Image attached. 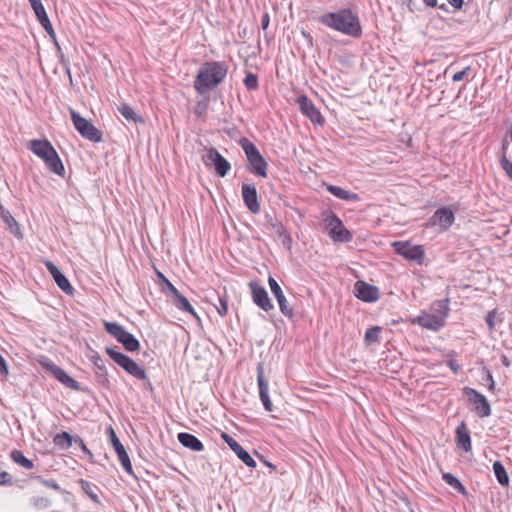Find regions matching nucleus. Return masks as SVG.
Wrapping results in <instances>:
<instances>
[{
  "label": "nucleus",
  "mask_w": 512,
  "mask_h": 512,
  "mask_svg": "<svg viewBox=\"0 0 512 512\" xmlns=\"http://www.w3.org/2000/svg\"><path fill=\"white\" fill-rule=\"evenodd\" d=\"M228 67L224 62H206L198 71L194 88L199 94H205L218 86L226 77Z\"/></svg>",
  "instance_id": "nucleus-1"
},
{
  "label": "nucleus",
  "mask_w": 512,
  "mask_h": 512,
  "mask_svg": "<svg viewBox=\"0 0 512 512\" xmlns=\"http://www.w3.org/2000/svg\"><path fill=\"white\" fill-rule=\"evenodd\" d=\"M320 22L338 32H360L361 26L356 13L350 9H341L334 13H326Z\"/></svg>",
  "instance_id": "nucleus-2"
},
{
  "label": "nucleus",
  "mask_w": 512,
  "mask_h": 512,
  "mask_svg": "<svg viewBox=\"0 0 512 512\" xmlns=\"http://www.w3.org/2000/svg\"><path fill=\"white\" fill-rule=\"evenodd\" d=\"M240 145L249 162V171L257 176L267 177V162L260 154L258 148L247 138L240 140Z\"/></svg>",
  "instance_id": "nucleus-3"
},
{
  "label": "nucleus",
  "mask_w": 512,
  "mask_h": 512,
  "mask_svg": "<svg viewBox=\"0 0 512 512\" xmlns=\"http://www.w3.org/2000/svg\"><path fill=\"white\" fill-rule=\"evenodd\" d=\"M323 220L326 228L329 230V236L333 241L347 243L352 240V233L346 229L336 214L329 212Z\"/></svg>",
  "instance_id": "nucleus-4"
},
{
  "label": "nucleus",
  "mask_w": 512,
  "mask_h": 512,
  "mask_svg": "<svg viewBox=\"0 0 512 512\" xmlns=\"http://www.w3.org/2000/svg\"><path fill=\"white\" fill-rule=\"evenodd\" d=\"M70 115L75 129L82 137L91 142H101L102 133L90 121L79 115L75 110L70 109Z\"/></svg>",
  "instance_id": "nucleus-5"
},
{
  "label": "nucleus",
  "mask_w": 512,
  "mask_h": 512,
  "mask_svg": "<svg viewBox=\"0 0 512 512\" xmlns=\"http://www.w3.org/2000/svg\"><path fill=\"white\" fill-rule=\"evenodd\" d=\"M202 161L207 167L214 166L216 173L221 177L226 176L231 168L230 163L213 147L207 149Z\"/></svg>",
  "instance_id": "nucleus-6"
},
{
  "label": "nucleus",
  "mask_w": 512,
  "mask_h": 512,
  "mask_svg": "<svg viewBox=\"0 0 512 512\" xmlns=\"http://www.w3.org/2000/svg\"><path fill=\"white\" fill-rule=\"evenodd\" d=\"M464 393L469 402L473 404L474 411L479 417L483 418L491 415V406L483 394L470 387H465Z\"/></svg>",
  "instance_id": "nucleus-7"
},
{
  "label": "nucleus",
  "mask_w": 512,
  "mask_h": 512,
  "mask_svg": "<svg viewBox=\"0 0 512 512\" xmlns=\"http://www.w3.org/2000/svg\"><path fill=\"white\" fill-rule=\"evenodd\" d=\"M42 367L51 373L60 383L73 390H79V383L70 377L61 367L57 366L51 360L45 359L40 362Z\"/></svg>",
  "instance_id": "nucleus-8"
},
{
  "label": "nucleus",
  "mask_w": 512,
  "mask_h": 512,
  "mask_svg": "<svg viewBox=\"0 0 512 512\" xmlns=\"http://www.w3.org/2000/svg\"><path fill=\"white\" fill-rule=\"evenodd\" d=\"M249 287L252 294L253 302L262 310L268 312L274 308L266 289L257 281H251Z\"/></svg>",
  "instance_id": "nucleus-9"
},
{
  "label": "nucleus",
  "mask_w": 512,
  "mask_h": 512,
  "mask_svg": "<svg viewBox=\"0 0 512 512\" xmlns=\"http://www.w3.org/2000/svg\"><path fill=\"white\" fill-rule=\"evenodd\" d=\"M392 246L398 254L407 260L421 261L424 256L421 246L412 245L409 242L395 241Z\"/></svg>",
  "instance_id": "nucleus-10"
},
{
  "label": "nucleus",
  "mask_w": 512,
  "mask_h": 512,
  "mask_svg": "<svg viewBox=\"0 0 512 512\" xmlns=\"http://www.w3.org/2000/svg\"><path fill=\"white\" fill-rule=\"evenodd\" d=\"M268 284H269L272 294L274 295V297L276 298V300L278 302L280 312L284 316H286L288 318H292L294 316L293 308L289 305L278 282L273 277L270 276L268 278Z\"/></svg>",
  "instance_id": "nucleus-11"
},
{
  "label": "nucleus",
  "mask_w": 512,
  "mask_h": 512,
  "mask_svg": "<svg viewBox=\"0 0 512 512\" xmlns=\"http://www.w3.org/2000/svg\"><path fill=\"white\" fill-rule=\"evenodd\" d=\"M454 213L448 207L437 209L429 219L426 226H439L442 230H447L454 222Z\"/></svg>",
  "instance_id": "nucleus-12"
},
{
  "label": "nucleus",
  "mask_w": 512,
  "mask_h": 512,
  "mask_svg": "<svg viewBox=\"0 0 512 512\" xmlns=\"http://www.w3.org/2000/svg\"><path fill=\"white\" fill-rule=\"evenodd\" d=\"M297 103L300 111L313 123L322 124L324 119L314 103L304 94L298 96Z\"/></svg>",
  "instance_id": "nucleus-13"
},
{
  "label": "nucleus",
  "mask_w": 512,
  "mask_h": 512,
  "mask_svg": "<svg viewBox=\"0 0 512 512\" xmlns=\"http://www.w3.org/2000/svg\"><path fill=\"white\" fill-rule=\"evenodd\" d=\"M355 296L364 302H375L379 298V290L376 286L364 281H357L354 285Z\"/></svg>",
  "instance_id": "nucleus-14"
},
{
  "label": "nucleus",
  "mask_w": 512,
  "mask_h": 512,
  "mask_svg": "<svg viewBox=\"0 0 512 512\" xmlns=\"http://www.w3.org/2000/svg\"><path fill=\"white\" fill-rule=\"evenodd\" d=\"M412 323L432 331H439L445 325L441 322V317L433 316L427 311H421L417 317L412 319Z\"/></svg>",
  "instance_id": "nucleus-15"
},
{
  "label": "nucleus",
  "mask_w": 512,
  "mask_h": 512,
  "mask_svg": "<svg viewBox=\"0 0 512 512\" xmlns=\"http://www.w3.org/2000/svg\"><path fill=\"white\" fill-rule=\"evenodd\" d=\"M257 383L259 388V396L260 400L265 408L266 411L272 412L273 411V405L270 400L268 391H269V385L268 382L264 378V368L263 365L260 363L257 367Z\"/></svg>",
  "instance_id": "nucleus-16"
},
{
  "label": "nucleus",
  "mask_w": 512,
  "mask_h": 512,
  "mask_svg": "<svg viewBox=\"0 0 512 512\" xmlns=\"http://www.w3.org/2000/svg\"><path fill=\"white\" fill-rule=\"evenodd\" d=\"M221 437L243 463L251 468L256 467L255 460L235 439L227 433H222Z\"/></svg>",
  "instance_id": "nucleus-17"
},
{
  "label": "nucleus",
  "mask_w": 512,
  "mask_h": 512,
  "mask_svg": "<svg viewBox=\"0 0 512 512\" xmlns=\"http://www.w3.org/2000/svg\"><path fill=\"white\" fill-rule=\"evenodd\" d=\"M109 432H110V438H111L112 445L115 449V452L117 453L118 459H119L123 469L128 474L133 475V469H132V465H131L128 453L126 452L124 446L121 444L120 440L118 439L115 431L112 428H110Z\"/></svg>",
  "instance_id": "nucleus-18"
},
{
  "label": "nucleus",
  "mask_w": 512,
  "mask_h": 512,
  "mask_svg": "<svg viewBox=\"0 0 512 512\" xmlns=\"http://www.w3.org/2000/svg\"><path fill=\"white\" fill-rule=\"evenodd\" d=\"M242 198L249 209L253 214H257L260 212V203L258 201V195L255 185L252 184H242Z\"/></svg>",
  "instance_id": "nucleus-19"
},
{
  "label": "nucleus",
  "mask_w": 512,
  "mask_h": 512,
  "mask_svg": "<svg viewBox=\"0 0 512 512\" xmlns=\"http://www.w3.org/2000/svg\"><path fill=\"white\" fill-rule=\"evenodd\" d=\"M47 270L52 275L54 281L58 285V287L65 292L66 294L72 295L73 294V287L71 286L69 280L66 278V276L58 269L56 265H54L53 262L47 260L44 262Z\"/></svg>",
  "instance_id": "nucleus-20"
},
{
  "label": "nucleus",
  "mask_w": 512,
  "mask_h": 512,
  "mask_svg": "<svg viewBox=\"0 0 512 512\" xmlns=\"http://www.w3.org/2000/svg\"><path fill=\"white\" fill-rule=\"evenodd\" d=\"M28 148L43 161L49 159L53 152L56 151L52 144L46 139H33L29 142Z\"/></svg>",
  "instance_id": "nucleus-21"
},
{
  "label": "nucleus",
  "mask_w": 512,
  "mask_h": 512,
  "mask_svg": "<svg viewBox=\"0 0 512 512\" xmlns=\"http://www.w3.org/2000/svg\"><path fill=\"white\" fill-rule=\"evenodd\" d=\"M456 442L458 447L462 448L465 452H469L472 449L470 432L464 422H461L456 428Z\"/></svg>",
  "instance_id": "nucleus-22"
},
{
  "label": "nucleus",
  "mask_w": 512,
  "mask_h": 512,
  "mask_svg": "<svg viewBox=\"0 0 512 512\" xmlns=\"http://www.w3.org/2000/svg\"><path fill=\"white\" fill-rule=\"evenodd\" d=\"M178 441L192 451L200 452L204 449L202 442L193 434L181 432L178 434Z\"/></svg>",
  "instance_id": "nucleus-23"
},
{
  "label": "nucleus",
  "mask_w": 512,
  "mask_h": 512,
  "mask_svg": "<svg viewBox=\"0 0 512 512\" xmlns=\"http://www.w3.org/2000/svg\"><path fill=\"white\" fill-rule=\"evenodd\" d=\"M173 301H174V305L179 309V310H182V311H185V312H188L189 314H191L194 318L196 319H200L198 314L195 312L194 308L192 307V305L189 303V301L187 300L186 297H184L178 290L177 288H173Z\"/></svg>",
  "instance_id": "nucleus-24"
},
{
  "label": "nucleus",
  "mask_w": 512,
  "mask_h": 512,
  "mask_svg": "<svg viewBox=\"0 0 512 512\" xmlns=\"http://www.w3.org/2000/svg\"><path fill=\"white\" fill-rule=\"evenodd\" d=\"M127 373L139 380H146L147 373L144 368L138 365L132 358L128 356L123 365L121 366Z\"/></svg>",
  "instance_id": "nucleus-25"
},
{
  "label": "nucleus",
  "mask_w": 512,
  "mask_h": 512,
  "mask_svg": "<svg viewBox=\"0 0 512 512\" xmlns=\"http://www.w3.org/2000/svg\"><path fill=\"white\" fill-rule=\"evenodd\" d=\"M449 310V299H443L434 301L430 307L429 313L433 316L441 317V322L445 324Z\"/></svg>",
  "instance_id": "nucleus-26"
},
{
  "label": "nucleus",
  "mask_w": 512,
  "mask_h": 512,
  "mask_svg": "<svg viewBox=\"0 0 512 512\" xmlns=\"http://www.w3.org/2000/svg\"><path fill=\"white\" fill-rule=\"evenodd\" d=\"M0 216L4 223L8 226L11 233H13L17 237H21V232L19 225L15 218L11 215V213L6 210L3 205L0 203Z\"/></svg>",
  "instance_id": "nucleus-27"
},
{
  "label": "nucleus",
  "mask_w": 512,
  "mask_h": 512,
  "mask_svg": "<svg viewBox=\"0 0 512 512\" xmlns=\"http://www.w3.org/2000/svg\"><path fill=\"white\" fill-rule=\"evenodd\" d=\"M327 190L335 197L346 200V201H359L360 197L358 194L347 191L339 186L328 185Z\"/></svg>",
  "instance_id": "nucleus-28"
},
{
  "label": "nucleus",
  "mask_w": 512,
  "mask_h": 512,
  "mask_svg": "<svg viewBox=\"0 0 512 512\" xmlns=\"http://www.w3.org/2000/svg\"><path fill=\"white\" fill-rule=\"evenodd\" d=\"M78 483L83 491V493L90 498L91 501L94 503L101 505L100 498L97 494V491H99L98 487L96 485L91 484L87 480L79 479Z\"/></svg>",
  "instance_id": "nucleus-29"
},
{
  "label": "nucleus",
  "mask_w": 512,
  "mask_h": 512,
  "mask_svg": "<svg viewBox=\"0 0 512 512\" xmlns=\"http://www.w3.org/2000/svg\"><path fill=\"white\" fill-rule=\"evenodd\" d=\"M46 166L49 170L54 172L55 174L59 176H63L65 173V168L63 166V163L58 155V153L55 151L53 154L49 157V159H46L44 161Z\"/></svg>",
  "instance_id": "nucleus-30"
},
{
  "label": "nucleus",
  "mask_w": 512,
  "mask_h": 512,
  "mask_svg": "<svg viewBox=\"0 0 512 512\" xmlns=\"http://www.w3.org/2000/svg\"><path fill=\"white\" fill-rule=\"evenodd\" d=\"M34 13L42 25V27L45 29L46 32H54L52 24L48 18V15L45 11V8L43 5L37 6L34 9Z\"/></svg>",
  "instance_id": "nucleus-31"
},
{
  "label": "nucleus",
  "mask_w": 512,
  "mask_h": 512,
  "mask_svg": "<svg viewBox=\"0 0 512 512\" xmlns=\"http://www.w3.org/2000/svg\"><path fill=\"white\" fill-rule=\"evenodd\" d=\"M73 442H74V437H72L67 432H62V433L56 434L53 437L54 445L63 450L70 448Z\"/></svg>",
  "instance_id": "nucleus-32"
},
{
  "label": "nucleus",
  "mask_w": 512,
  "mask_h": 512,
  "mask_svg": "<svg viewBox=\"0 0 512 512\" xmlns=\"http://www.w3.org/2000/svg\"><path fill=\"white\" fill-rule=\"evenodd\" d=\"M118 342H120L124 348L130 352L137 351L140 348L139 341L128 331L123 334Z\"/></svg>",
  "instance_id": "nucleus-33"
},
{
  "label": "nucleus",
  "mask_w": 512,
  "mask_h": 512,
  "mask_svg": "<svg viewBox=\"0 0 512 512\" xmlns=\"http://www.w3.org/2000/svg\"><path fill=\"white\" fill-rule=\"evenodd\" d=\"M382 331V328L380 326H373L366 330L364 341L367 346H370L372 344H378L380 343V333Z\"/></svg>",
  "instance_id": "nucleus-34"
},
{
  "label": "nucleus",
  "mask_w": 512,
  "mask_h": 512,
  "mask_svg": "<svg viewBox=\"0 0 512 512\" xmlns=\"http://www.w3.org/2000/svg\"><path fill=\"white\" fill-rule=\"evenodd\" d=\"M118 111L128 121L143 122L142 117L139 116L135 112V110L131 106H129L128 104H122V105L118 106Z\"/></svg>",
  "instance_id": "nucleus-35"
},
{
  "label": "nucleus",
  "mask_w": 512,
  "mask_h": 512,
  "mask_svg": "<svg viewBox=\"0 0 512 512\" xmlns=\"http://www.w3.org/2000/svg\"><path fill=\"white\" fill-rule=\"evenodd\" d=\"M11 459L25 469L30 470L34 467L33 462L25 457V455L20 450H13L11 452Z\"/></svg>",
  "instance_id": "nucleus-36"
},
{
  "label": "nucleus",
  "mask_w": 512,
  "mask_h": 512,
  "mask_svg": "<svg viewBox=\"0 0 512 512\" xmlns=\"http://www.w3.org/2000/svg\"><path fill=\"white\" fill-rule=\"evenodd\" d=\"M493 471L495 473V476H496L498 482L501 485H507L509 483L508 474L500 461H495L493 463Z\"/></svg>",
  "instance_id": "nucleus-37"
},
{
  "label": "nucleus",
  "mask_w": 512,
  "mask_h": 512,
  "mask_svg": "<svg viewBox=\"0 0 512 512\" xmlns=\"http://www.w3.org/2000/svg\"><path fill=\"white\" fill-rule=\"evenodd\" d=\"M104 327H105V330L110 335H112L114 338L117 339V341H119L121 339V337L123 336V334L126 332V330L121 325H119L118 323H115V322L105 321Z\"/></svg>",
  "instance_id": "nucleus-38"
},
{
  "label": "nucleus",
  "mask_w": 512,
  "mask_h": 512,
  "mask_svg": "<svg viewBox=\"0 0 512 512\" xmlns=\"http://www.w3.org/2000/svg\"><path fill=\"white\" fill-rule=\"evenodd\" d=\"M216 302H212L217 312L221 316H225L228 313V299L226 296L213 295Z\"/></svg>",
  "instance_id": "nucleus-39"
},
{
  "label": "nucleus",
  "mask_w": 512,
  "mask_h": 512,
  "mask_svg": "<svg viewBox=\"0 0 512 512\" xmlns=\"http://www.w3.org/2000/svg\"><path fill=\"white\" fill-rule=\"evenodd\" d=\"M443 480L451 487L456 489L457 491L461 493H466L465 487L462 485V483L458 480L457 477H455L451 473H444L443 474Z\"/></svg>",
  "instance_id": "nucleus-40"
},
{
  "label": "nucleus",
  "mask_w": 512,
  "mask_h": 512,
  "mask_svg": "<svg viewBox=\"0 0 512 512\" xmlns=\"http://www.w3.org/2000/svg\"><path fill=\"white\" fill-rule=\"evenodd\" d=\"M31 504L36 510H45L52 505V501L48 497L35 496L31 498Z\"/></svg>",
  "instance_id": "nucleus-41"
},
{
  "label": "nucleus",
  "mask_w": 512,
  "mask_h": 512,
  "mask_svg": "<svg viewBox=\"0 0 512 512\" xmlns=\"http://www.w3.org/2000/svg\"><path fill=\"white\" fill-rule=\"evenodd\" d=\"M268 223L270 227L275 231L276 234H278L279 237H283V242H285V239L290 240L289 235L286 232V229L282 225L281 222L277 220H273V218H269Z\"/></svg>",
  "instance_id": "nucleus-42"
},
{
  "label": "nucleus",
  "mask_w": 512,
  "mask_h": 512,
  "mask_svg": "<svg viewBox=\"0 0 512 512\" xmlns=\"http://www.w3.org/2000/svg\"><path fill=\"white\" fill-rule=\"evenodd\" d=\"M35 479L43 486L49 488V489H52V490H55V491H59V492H62V493H65L66 491L61 489V487L59 486V484L57 483V481L53 480V479H46L44 478L43 476H36Z\"/></svg>",
  "instance_id": "nucleus-43"
},
{
  "label": "nucleus",
  "mask_w": 512,
  "mask_h": 512,
  "mask_svg": "<svg viewBox=\"0 0 512 512\" xmlns=\"http://www.w3.org/2000/svg\"><path fill=\"white\" fill-rule=\"evenodd\" d=\"M107 354L110 356V358L117 363L120 367L123 365L125 360L128 358L127 355L113 349V348H106Z\"/></svg>",
  "instance_id": "nucleus-44"
},
{
  "label": "nucleus",
  "mask_w": 512,
  "mask_h": 512,
  "mask_svg": "<svg viewBox=\"0 0 512 512\" xmlns=\"http://www.w3.org/2000/svg\"><path fill=\"white\" fill-rule=\"evenodd\" d=\"M244 84L248 90H255L258 88V78L253 73H247L244 78Z\"/></svg>",
  "instance_id": "nucleus-45"
},
{
  "label": "nucleus",
  "mask_w": 512,
  "mask_h": 512,
  "mask_svg": "<svg viewBox=\"0 0 512 512\" xmlns=\"http://www.w3.org/2000/svg\"><path fill=\"white\" fill-rule=\"evenodd\" d=\"M500 166L505 171V173L512 179V162L507 158L504 154L500 157Z\"/></svg>",
  "instance_id": "nucleus-46"
},
{
  "label": "nucleus",
  "mask_w": 512,
  "mask_h": 512,
  "mask_svg": "<svg viewBox=\"0 0 512 512\" xmlns=\"http://www.w3.org/2000/svg\"><path fill=\"white\" fill-rule=\"evenodd\" d=\"M497 318H498V315H497L496 310H492V311L488 312V314L486 316V323H487L489 330L492 331L494 329L495 324L497 322Z\"/></svg>",
  "instance_id": "nucleus-47"
},
{
  "label": "nucleus",
  "mask_w": 512,
  "mask_h": 512,
  "mask_svg": "<svg viewBox=\"0 0 512 512\" xmlns=\"http://www.w3.org/2000/svg\"><path fill=\"white\" fill-rule=\"evenodd\" d=\"M470 70H471L470 66L465 67L463 70L456 72L452 76V80L454 82L462 81L469 74Z\"/></svg>",
  "instance_id": "nucleus-48"
},
{
  "label": "nucleus",
  "mask_w": 512,
  "mask_h": 512,
  "mask_svg": "<svg viewBox=\"0 0 512 512\" xmlns=\"http://www.w3.org/2000/svg\"><path fill=\"white\" fill-rule=\"evenodd\" d=\"M74 443L77 444L79 446V448L85 453L87 454L89 457H92V453L91 451L87 448V446L85 445L84 441L82 440L81 437L79 436H75L74 437Z\"/></svg>",
  "instance_id": "nucleus-49"
},
{
  "label": "nucleus",
  "mask_w": 512,
  "mask_h": 512,
  "mask_svg": "<svg viewBox=\"0 0 512 512\" xmlns=\"http://www.w3.org/2000/svg\"><path fill=\"white\" fill-rule=\"evenodd\" d=\"M11 482H12L11 475L6 471L0 470V485L11 484Z\"/></svg>",
  "instance_id": "nucleus-50"
},
{
  "label": "nucleus",
  "mask_w": 512,
  "mask_h": 512,
  "mask_svg": "<svg viewBox=\"0 0 512 512\" xmlns=\"http://www.w3.org/2000/svg\"><path fill=\"white\" fill-rule=\"evenodd\" d=\"M93 363L94 365L100 369V370H103L104 369V362L103 360L101 359V357L99 355H96V356H93Z\"/></svg>",
  "instance_id": "nucleus-51"
},
{
  "label": "nucleus",
  "mask_w": 512,
  "mask_h": 512,
  "mask_svg": "<svg viewBox=\"0 0 512 512\" xmlns=\"http://www.w3.org/2000/svg\"><path fill=\"white\" fill-rule=\"evenodd\" d=\"M269 22H270L269 15L267 13L263 14L261 17V28L263 30H266L269 26Z\"/></svg>",
  "instance_id": "nucleus-52"
},
{
  "label": "nucleus",
  "mask_w": 512,
  "mask_h": 512,
  "mask_svg": "<svg viewBox=\"0 0 512 512\" xmlns=\"http://www.w3.org/2000/svg\"><path fill=\"white\" fill-rule=\"evenodd\" d=\"M159 276L164 280L167 288L173 294V288H176L168 279H166L163 274L159 273Z\"/></svg>",
  "instance_id": "nucleus-53"
},
{
  "label": "nucleus",
  "mask_w": 512,
  "mask_h": 512,
  "mask_svg": "<svg viewBox=\"0 0 512 512\" xmlns=\"http://www.w3.org/2000/svg\"><path fill=\"white\" fill-rule=\"evenodd\" d=\"M448 2L456 9H460L463 5V0H448Z\"/></svg>",
  "instance_id": "nucleus-54"
},
{
  "label": "nucleus",
  "mask_w": 512,
  "mask_h": 512,
  "mask_svg": "<svg viewBox=\"0 0 512 512\" xmlns=\"http://www.w3.org/2000/svg\"><path fill=\"white\" fill-rule=\"evenodd\" d=\"M487 381L489 383V390H494L495 382L490 372L487 373Z\"/></svg>",
  "instance_id": "nucleus-55"
},
{
  "label": "nucleus",
  "mask_w": 512,
  "mask_h": 512,
  "mask_svg": "<svg viewBox=\"0 0 512 512\" xmlns=\"http://www.w3.org/2000/svg\"><path fill=\"white\" fill-rule=\"evenodd\" d=\"M501 362L505 367H509L511 365V361L506 355L501 356Z\"/></svg>",
  "instance_id": "nucleus-56"
},
{
  "label": "nucleus",
  "mask_w": 512,
  "mask_h": 512,
  "mask_svg": "<svg viewBox=\"0 0 512 512\" xmlns=\"http://www.w3.org/2000/svg\"><path fill=\"white\" fill-rule=\"evenodd\" d=\"M29 3L33 9L37 6L42 5L41 0H29Z\"/></svg>",
  "instance_id": "nucleus-57"
},
{
  "label": "nucleus",
  "mask_w": 512,
  "mask_h": 512,
  "mask_svg": "<svg viewBox=\"0 0 512 512\" xmlns=\"http://www.w3.org/2000/svg\"><path fill=\"white\" fill-rule=\"evenodd\" d=\"M423 2L429 7H435L437 4V0H423Z\"/></svg>",
  "instance_id": "nucleus-58"
},
{
  "label": "nucleus",
  "mask_w": 512,
  "mask_h": 512,
  "mask_svg": "<svg viewBox=\"0 0 512 512\" xmlns=\"http://www.w3.org/2000/svg\"><path fill=\"white\" fill-rule=\"evenodd\" d=\"M507 147H508V142H507V140L504 139L502 141V151H503L502 154H504V153L506 154Z\"/></svg>",
  "instance_id": "nucleus-59"
},
{
  "label": "nucleus",
  "mask_w": 512,
  "mask_h": 512,
  "mask_svg": "<svg viewBox=\"0 0 512 512\" xmlns=\"http://www.w3.org/2000/svg\"><path fill=\"white\" fill-rule=\"evenodd\" d=\"M303 36L309 41L311 42V37H310V34H307V33H304Z\"/></svg>",
  "instance_id": "nucleus-60"
},
{
  "label": "nucleus",
  "mask_w": 512,
  "mask_h": 512,
  "mask_svg": "<svg viewBox=\"0 0 512 512\" xmlns=\"http://www.w3.org/2000/svg\"><path fill=\"white\" fill-rule=\"evenodd\" d=\"M49 35L51 36V38L55 39V35H56V34H54V33H51V34H49ZM54 42H55V44L57 45V42H56V40H54Z\"/></svg>",
  "instance_id": "nucleus-61"
},
{
  "label": "nucleus",
  "mask_w": 512,
  "mask_h": 512,
  "mask_svg": "<svg viewBox=\"0 0 512 512\" xmlns=\"http://www.w3.org/2000/svg\"><path fill=\"white\" fill-rule=\"evenodd\" d=\"M450 366H451V368H452L455 372L457 371V367H455V365H453V364L451 363V365H450Z\"/></svg>",
  "instance_id": "nucleus-62"
},
{
  "label": "nucleus",
  "mask_w": 512,
  "mask_h": 512,
  "mask_svg": "<svg viewBox=\"0 0 512 512\" xmlns=\"http://www.w3.org/2000/svg\"><path fill=\"white\" fill-rule=\"evenodd\" d=\"M271 39H272V36H271L270 38H268V37L266 36V42H270V40H271Z\"/></svg>",
  "instance_id": "nucleus-63"
}]
</instances>
